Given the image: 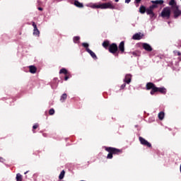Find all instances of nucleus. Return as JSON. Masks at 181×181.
I'll return each instance as SVG.
<instances>
[{"instance_id": "obj_38", "label": "nucleus", "mask_w": 181, "mask_h": 181, "mask_svg": "<svg viewBox=\"0 0 181 181\" xmlns=\"http://www.w3.org/2000/svg\"><path fill=\"white\" fill-rule=\"evenodd\" d=\"M116 56H118V54H117Z\"/></svg>"}, {"instance_id": "obj_1", "label": "nucleus", "mask_w": 181, "mask_h": 181, "mask_svg": "<svg viewBox=\"0 0 181 181\" xmlns=\"http://www.w3.org/2000/svg\"><path fill=\"white\" fill-rule=\"evenodd\" d=\"M146 89L149 90H151L150 94L151 95H155L156 93H160V94H166V88H158L156 85L152 82H148L146 85Z\"/></svg>"}, {"instance_id": "obj_9", "label": "nucleus", "mask_w": 181, "mask_h": 181, "mask_svg": "<svg viewBox=\"0 0 181 181\" xmlns=\"http://www.w3.org/2000/svg\"><path fill=\"white\" fill-rule=\"evenodd\" d=\"M172 11L174 13V18L177 19L181 15V11L179 9V6H174L172 8Z\"/></svg>"}, {"instance_id": "obj_21", "label": "nucleus", "mask_w": 181, "mask_h": 181, "mask_svg": "<svg viewBox=\"0 0 181 181\" xmlns=\"http://www.w3.org/2000/svg\"><path fill=\"white\" fill-rule=\"evenodd\" d=\"M66 100H67V94L64 93V94H62V95L61 96L60 101H61L62 103H64V101H66Z\"/></svg>"}, {"instance_id": "obj_29", "label": "nucleus", "mask_w": 181, "mask_h": 181, "mask_svg": "<svg viewBox=\"0 0 181 181\" xmlns=\"http://www.w3.org/2000/svg\"><path fill=\"white\" fill-rule=\"evenodd\" d=\"M37 128H39V124H35L33 126V132L35 134V129H37Z\"/></svg>"}, {"instance_id": "obj_31", "label": "nucleus", "mask_w": 181, "mask_h": 181, "mask_svg": "<svg viewBox=\"0 0 181 181\" xmlns=\"http://www.w3.org/2000/svg\"><path fill=\"white\" fill-rule=\"evenodd\" d=\"M141 0H135V4H136V6H139L138 4H140V3H141Z\"/></svg>"}, {"instance_id": "obj_33", "label": "nucleus", "mask_w": 181, "mask_h": 181, "mask_svg": "<svg viewBox=\"0 0 181 181\" xmlns=\"http://www.w3.org/2000/svg\"><path fill=\"white\" fill-rule=\"evenodd\" d=\"M131 2V0H125L126 4H129Z\"/></svg>"}, {"instance_id": "obj_19", "label": "nucleus", "mask_w": 181, "mask_h": 181, "mask_svg": "<svg viewBox=\"0 0 181 181\" xmlns=\"http://www.w3.org/2000/svg\"><path fill=\"white\" fill-rule=\"evenodd\" d=\"M69 73V71H67L66 68H62L59 70V74H64L66 76V74H68Z\"/></svg>"}, {"instance_id": "obj_24", "label": "nucleus", "mask_w": 181, "mask_h": 181, "mask_svg": "<svg viewBox=\"0 0 181 181\" xmlns=\"http://www.w3.org/2000/svg\"><path fill=\"white\" fill-rule=\"evenodd\" d=\"M71 78V74L70 72H69L64 76L65 81H67V80H69V78Z\"/></svg>"}, {"instance_id": "obj_10", "label": "nucleus", "mask_w": 181, "mask_h": 181, "mask_svg": "<svg viewBox=\"0 0 181 181\" xmlns=\"http://www.w3.org/2000/svg\"><path fill=\"white\" fill-rule=\"evenodd\" d=\"M32 25L34 28L33 29L34 36H39V35H40V31H39V29H37V25H36V23L33 21L32 22Z\"/></svg>"}, {"instance_id": "obj_32", "label": "nucleus", "mask_w": 181, "mask_h": 181, "mask_svg": "<svg viewBox=\"0 0 181 181\" xmlns=\"http://www.w3.org/2000/svg\"><path fill=\"white\" fill-rule=\"evenodd\" d=\"M175 53H177V56H181V52L179 51H176Z\"/></svg>"}, {"instance_id": "obj_25", "label": "nucleus", "mask_w": 181, "mask_h": 181, "mask_svg": "<svg viewBox=\"0 0 181 181\" xmlns=\"http://www.w3.org/2000/svg\"><path fill=\"white\" fill-rule=\"evenodd\" d=\"M16 181H22L23 180V178H22V175H21L20 173H18L16 175Z\"/></svg>"}, {"instance_id": "obj_12", "label": "nucleus", "mask_w": 181, "mask_h": 181, "mask_svg": "<svg viewBox=\"0 0 181 181\" xmlns=\"http://www.w3.org/2000/svg\"><path fill=\"white\" fill-rule=\"evenodd\" d=\"M119 50L122 54L125 52V42L122 41L119 45Z\"/></svg>"}, {"instance_id": "obj_20", "label": "nucleus", "mask_w": 181, "mask_h": 181, "mask_svg": "<svg viewBox=\"0 0 181 181\" xmlns=\"http://www.w3.org/2000/svg\"><path fill=\"white\" fill-rule=\"evenodd\" d=\"M64 175H66V171L63 170L59 175V180H62V179H64Z\"/></svg>"}, {"instance_id": "obj_4", "label": "nucleus", "mask_w": 181, "mask_h": 181, "mask_svg": "<svg viewBox=\"0 0 181 181\" xmlns=\"http://www.w3.org/2000/svg\"><path fill=\"white\" fill-rule=\"evenodd\" d=\"M91 7L96 9H115V6L112 5L110 2L100 4H93Z\"/></svg>"}, {"instance_id": "obj_22", "label": "nucleus", "mask_w": 181, "mask_h": 181, "mask_svg": "<svg viewBox=\"0 0 181 181\" xmlns=\"http://www.w3.org/2000/svg\"><path fill=\"white\" fill-rule=\"evenodd\" d=\"M169 5L171 6L172 8H173V6H177V4H176V1L175 0H170L169 2Z\"/></svg>"}, {"instance_id": "obj_7", "label": "nucleus", "mask_w": 181, "mask_h": 181, "mask_svg": "<svg viewBox=\"0 0 181 181\" xmlns=\"http://www.w3.org/2000/svg\"><path fill=\"white\" fill-rule=\"evenodd\" d=\"M108 51L112 54H115L118 52V45L116 43H112L108 48Z\"/></svg>"}, {"instance_id": "obj_34", "label": "nucleus", "mask_w": 181, "mask_h": 181, "mask_svg": "<svg viewBox=\"0 0 181 181\" xmlns=\"http://www.w3.org/2000/svg\"><path fill=\"white\" fill-rule=\"evenodd\" d=\"M38 11H43V8H42V7H38Z\"/></svg>"}, {"instance_id": "obj_26", "label": "nucleus", "mask_w": 181, "mask_h": 181, "mask_svg": "<svg viewBox=\"0 0 181 181\" xmlns=\"http://www.w3.org/2000/svg\"><path fill=\"white\" fill-rule=\"evenodd\" d=\"M79 40H80V37L78 36L74 37L73 38V41L74 43H78Z\"/></svg>"}, {"instance_id": "obj_27", "label": "nucleus", "mask_w": 181, "mask_h": 181, "mask_svg": "<svg viewBox=\"0 0 181 181\" xmlns=\"http://www.w3.org/2000/svg\"><path fill=\"white\" fill-rule=\"evenodd\" d=\"M82 46L86 48V52H87V49H90V48H88L89 45H88V43H87V42L82 43Z\"/></svg>"}, {"instance_id": "obj_36", "label": "nucleus", "mask_w": 181, "mask_h": 181, "mask_svg": "<svg viewBox=\"0 0 181 181\" xmlns=\"http://www.w3.org/2000/svg\"><path fill=\"white\" fill-rule=\"evenodd\" d=\"M119 0H115V2H119Z\"/></svg>"}, {"instance_id": "obj_35", "label": "nucleus", "mask_w": 181, "mask_h": 181, "mask_svg": "<svg viewBox=\"0 0 181 181\" xmlns=\"http://www.w3.org/2000/svg\"><path fill=\"white\" fill-rule=\"evenodd\" d=\"M132 55H133V56H136V52H132Z\"/></svg>"}, {"instance_id": "obj_8", "label": "nucleus", "mask_w": 181, "mask_h": 181, "mask_svg": "<svg viewBox=\"0 0 181 181\" xmlns=\"http://www.w3.org/2000/svg\"><path fill=\"white\" fill-rule=\"evenodd\" d=\"M139 142L144 146H147V148H152V144L149 143L146 139L143 138L142 136L139 137Z\"/></svg>"}, {"instance_id": "obj_30", "label": "nucleus", "mask_w": 181, "mask_h": 181, "mask_svg": "<svg viewBox=\"0 0 181 181\" xmlns=\"http://www.w3.org/2000/svg\"><path fill=\"white\" fill-rule=\"evenodd\" d=\"M125 87H127V83H123V84L120 86V90H124V88H125Z\"/></svg>"}, {"instance_id": "obj_23", "label": "nucleus", "mask_w": 181, "mask_h": 181, "mask_svg": "<svg viewBox=\"0 0 181 181\" xmlns=\"http://www.w3.org/2000/svg\"><path fill=\"white\" fill-rule=\"evenodd\" d=\"M158 118L160 121H162V119H163V118H165V112H160L158 113Z\"/></svg>"}, {"instance_id": "obj_6", "label": "nucleus", "mask_w": 181, "mask_h": 181, "mask_svg": "<svg viewBox=\"0 0 181 181\" xmlns=\"http://www.w3.org/2000/svg\"><path fill=\"white\" fill-rule=\"evenodd\" d=\"M161 16L169 19L170 18V7H165L161 12Z\"/></svg>"}, {"instance_id": "obj_15", "label": "nucleus", "mask_w": 181, "mask_h": 181, "mask_svg": "<svg viewBox=\"0 0 181 181\" xmlns=\"http://www.w3.org/2000/svg\"><path fill=\"white\" fill-rule=\"evenodd\" d=\"M132 78V75L128 74L125 76L124 81V83H127V84H129V83H131Z\"/></svg>"}, {"instance_id": "obj_16", "label": "nucleus", "mask_w": 181, "mask_h": 181, "mask_svg": "<svg viewBox=\"0 0 181 181\" xmlns=\"http://www.w3.org/2000/svg\"><path fill=\"white\" fill-rule=\"evenodd\" d=\"M87 52L88 53H89V54H90L91 57H93L94 60H97V55H95V53H94V52L88 48H87Z\"/></svg>"}, {"instance_id": "obj_3", "label": "nucleus", "mask_w": 181, "mask_h": 181, "mask_svg": "<svg viewBox=\"0 0 181 181\" xmlns=\"http://www.w3.org/2000/svg\"><path fill=\"white\" fill-rule=\"evenodd\" d=\"M151 4H153L151 6H149V9L148 10V13L153 15L155 13L153 12V9H156V8H158V5H163V0H152Z\"/></svg>"}, {"instance_id": "obj_18", "label": "nucleus", "mask_w": 181, "mask_h": 181, "mask_svg": "<svg viewBox=\"0 0 181 181\" xmlns=\"http://www.w3.org/2000/svg\"><path fill=\"white\" fill-rule=\"evenodd\" d=\"M110 41L108 40H105L102 46L105 48V49H108V47H110Z\"/></svg>"}, {"instance_id": "obj_11", "label": "nucleus", "mask_w": 181, "mask_h": 181, "mask_svg": "<svg viewBox=\"0 0 181 181\" xmlns=\"http://www.w3.org/2000/svg\"><path fill=\"white\" fill-rule=\"evenodd\" d=\"M142 47L146 52H152L153 50L152 47L146 42L142 43Z\"/></svg>"}, {"instance_id": "obj_5", "label": "nucleus", "mask_w": 181, "mask_h": 181, "mask_svg": "<svg viewBox=\"0 0 181 181\" xmlns=\"http://www.w3.org/2000/svg\"><path fill=\"white\" fill-rule=\"evenodd\" d=\"M149 9V7L146 8V7H145V6H141L139 8V12L140 13L143 14L145 13V12L146 13L147 15H149L150 18L151 19H155L156 18V14H149L148 13V10Z\"/></svg>"}, {"instance_id": "obj_14", "label": "nucleus", "mask_w": 181, "mask_h": 181, "mask_svg": "<svg viewBox=\"0 0 181 181\" xmlns=\"http://www.w3.org/2000/svg\"><path fill=\"white\" fill-rule=\"evenodd\" d=\"M142 36H144V35H141V33H136L132 36V39L133 40H141V39H142Z\"/></svg>"}, {"instance_id": "obj_17", "label": "nucleus", "mask_w": 181, "mask_h": 181, "mask_svg": "<svg viewBox=\"0 0 181 181\" xmlns=\"http://www.w3.org/2000/svg\"><path fill=\"white\" fill-rule=\"evenodd\" d=\"M74 5L77 8H83L84 5L82 3H80V1L75 0L74 1Z\"/></svg>"}, {"instance_id": "obj_37", "label": "nucleus", "mask_w": 181, "mask_h": 181, "mask_svg": "<svg viewBox=\"0 0 181 181\" xmlns=\"http://www.w3.org/2000/svg\"><path fill=\"white\" fill-rule=\"evenodd\" d=\"M2 159H4V158H1V157H0V162H1V160Z\"/></svg>"}, {"instance_id": "obj_13", "label": "nucleus", "mask_w": 181, "mask_h": 181, "mask_svg": "<svg viewBox=\"0 0 181 181\" xmlns=\"http://www.w3.org/2000/svg\"><path fill=\"white\" fill-rule=\"evenodd\" d=\"M29 71L31 73V74H36V71H37V68L34 65H30L28 66Z\"/></svg>"}, {"instance_id": "obj_28", "label": "nucleus", "mask_w": 181, "mask_h": 181, "mask_svg": "<svg viewBox=\"0 0 181 181\" xmlns=\"http://www.w3.org/2000/svg\"><path fill=\"white\" fill-rule=\"evenodd\" d=\"M49 115H54V109L52 108L49 110Z\"/></svg>"}, {"instance_id": "obj_2", "label": "nucleus", "mask_w": 181, "mask_h": 181, "mask_svg": "<svg viewBox=\"0 0 181 181\" xmlns=\"http://www.w3.org/2000/svg\"><path fill=\"white\" fill-rule=\"evenodd\" d=\"M105 151L109 153L107 156V159H112L113 155H121L122 153V149L105 146Z\"/></svg>"}]
</instances>
